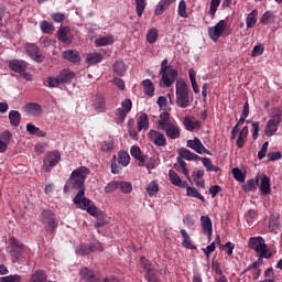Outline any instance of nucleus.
I'll return each instance as SVG.
<instances>
[{
    "label": "nucleus",
    "instance_id": "1",
    "mask_svg": "<svg viewBox=\"0 0 282 282\" xmlns=\"http://www.w3.org/2000/svg\"><path fill=\"white\" fill-rule=\"evenodd\" d=\"M89 175V169L85 166L77 167L74 170L64 186V191L67 188H72L73 191H79L74 198V204L82 208V210H86L88 215L91 217H96L98 215V207L91 202V199L85 197V181Z\"/></svg>",
    "mask_w": 282,
    "mask_h": 282
},
{
    "label": "nucleus",
    "instance_id": "2",
    "mask_svg": "<svg viewBox=\"0 0 282 282\" xmlns=\"http://www.w3.org/2000/svg\"><path fill=\"white\" fill-rule=\"evenodd\" d=\"M176 105L181 109L191 107V90H188V84L183 79L176 80Z\"/></svg>",
    "mask_w": 282,
    "mask_h": 282
},
{
    "label": "nucleus",
    "instance_id": "3",
    "mask_svg": "<svg viewBox=\"0 0 282 282\" xmlns=\"http://www.w3.org/2000/svg\"><path fill=\"white\" fill-rule=\"evenodd\" d=\"M249 248L259 254V259H270L272 251H268V245L262 237H253L249 239Z\"/></svg>",
    "mask_w": 282,
    "mask_h": 282
},
{
    "label": "nucleus",
    "instance_id": "4",
    "mask_svg": "<svg viewBox=\"0 0 282 282\" xmlns=\"http://www.w3.org/2000/svg\"><path fill=\"white\" fill-rule=\"evenodd\" d=\"M41 221L47 235H54L56 228H58V220L56 219V214L50 209H44L41 214Z\"/></svg>",
    "mask_w": 282,
    "mask_h": 282
},
{
    "label": "nucleus",
    "instance_id": "5",
    "mask_svg": "<svg viewBox=\"0 0 282 282\" xmlns=\"http://www.w3.org/2000/svg\"><path fill=\"white\" fill-rule=\"evenodd\" d=\"M272 117L265 126V135H274L279 131V124L282 122V109L274 107L271 109Z\"/></svg>",
    "mask_w": 282,
    "mask_h": 282
},
{
    "label": "nucleus",
    "instance_id": "6",
    "mask_svg": "<svg viewBox=\"0 0 282 282\" xmlns=\"http://www.w3.org/2000/svg\"><path fill=\"white\" fill-rule=\"evenodd\" d=\"M9 248L13 262L19 261L25 254V246L14 237L9 239Z\"/></svg>",
    "mask_w": 282,
    "mask_h": 282
},
{
    "label": "nucleus",
    "instance_id": "7",
    "mask_svg": "<svg viewBox=\"0 0 282 282\" xmlns=\"http://www.w3.org/2000/svg\"><path fill=\"white\" fill-rule=\"evenodd\" d=\"M58 162H61V153L58 150L50 151L44 155L42 169L45 173H52V170Z\"/></svg>",
    "mask_w": 282,
    "mask_h": 282
},
{
    "label": "nucleus",
    "instance_id": "8",
    "mask_svg": "<svg viewBox=\"0 0 282 282\" xmlns=\"http://www.w3.org/2000/svg\"><path fill=\"white\" fill-rule=\"evenodd\" d=\"M75 74L72 72H62L57 77H47L44 82L46 87H58L61 83H72Z\"/></svg>",
    "mask_w": 282,
    "mask_h": 282
},
{
    "label": "nucleus",
    "instance_id": "9",
    "mask_svg": "<svg viewBox=\"0 0 282 282\" xmlns=\"http://www.w3.org/2000/svg\"><path fill=\"white\" fill-rule=\"evenodd\" d=\"M227 28L228 24L226 20H220L215 26L208 29L209 39H212L214 43H217L219 39L224 36V33H226Z\"/></svg>",
    "mask_w": 282,
    "mask_h": 282
},
{
    "label": "nucleus",
    "instance_id": "10",
    "mask_svg": "<svg viewBox=\"0 0 282 282\" xmlns=\"http://www.w3.org/2000/svg\"><path fill=\"white\" fill-rule=\"evenodd\" d=\"M28 56L35 61V63H43L45 61V56L41 53V48L34 43H26L24 47Z\"/></svg>",
    "mask_w": 282,
    "mask_h": 282
},
{
    "label": "nucleus",
    "instance_id": "11",
    "mask_svg": "<svg viewBox=\"0 0 282 282\" xmlns=\"http://www.w3.org/2000/svg\"><path fill=\"white\" fill-rule=\"evenodd\" d=\"M187 147L188 149H192L195 151V153H198L202 155V153H205V155H213L212 152H209L206 147H204V143H202V140L199 138H194L193 140H187Z\"/></svg>",
    "mask_w": 282,
    "mask_h": 282
},
{
    "label": "nucleus",
    "instance_id": "12",
    "mask_svg": "<svg viewBox=\"0 0 282 282\" xmlns=\"http://www.w3.org/2000/svg\"><path fill=\"white\" fill-rule=\"evenodd\" d=\"M132 107H133V102L131 101V99H124L121 102V107L118 108L116 111V116H117L118 120H120V122H124V119L131 111Z\"/></svg>",
    "mask_w": 282,
    "mask_h": 282
},
{
    "label": "nucleus",
    "instance_id": "13",
    "mask_svg": "<svg viewBox=\"0 0 282 282\" xmlns=\"http://www.w3.org/2000/svg\"><path fill=\"white\" fill-rule=\"evenodd\" d=\"M57 40L64 45H72L74 36H72V29L69 26H62L57 31Z\"/></svg>",
    "mask_w": 282,
    "mask_h": 282
},
{
    "label": "nucleus",
    "instance_id": "14",
    "mask_svg": "<svg viewBox=\"0 0 282 282\" xmlns=\"http://www.w3.org/2000/svg\"><path fill=\"white\" fill-rule=\"evenodd\" d=\"M177 80V72H162L160 87H171Z\"/></svg>",
    "mask_w": 282,
    "mask_h": 282
},
{
    "label": "nucleus",
    "instance_id": "15",
    "mask_svg": "<svg viewBox=\"0 0 282 282\" xmlns=\"http://www.w3.org/2000/svg\"><path fill=\"white\" fill-rule=\"evenodd\" d=\"M148 138L156 145V147H166V137L164 133L156 131V130H150L148 133Z\"/></svg>",
    "mask_w": 282,
    "mask_h": 282
},
{
    "label": "nucleus",
    "instance_id": "16",
    "mask_svg": "<svg viewBox=\"0 0 282 282\" xmlns=\"http://www.w3.org/2000/svg\"><path fill=\"white\" fill-rule=\"evenodd\" d=\"M24 111L33 118H40L43 115V107L36 102H30L24 106Z\"/></svg>",
    "mask_w": 282,
    "mask_h": 282
},
{
    "label": "nucleus",
    "instance_id": "17",
    "mask_svg": "<svg viewBox=\"0 0 282 282\" xmlns=\"http://www.w3.org/2000/svg\"><path fill=\"white\" fill-rule=\"evenodd\" d=\"M183 124L187 131H199L202 129V121L191 116L184 118Z\"/></svg>",
    "mask_w": 282,
    "mask_h": 282
},
{
    "label": "nucleus",
    "instance_id": "18",
    "mask_svg": "<svg viewBox=\"0 0 282 282\" xmlns=\"http://www.w3.org/2000/svg\"><path fill=\"white\" fill-rule=\"evenodd\" d=\"M161 130L164 131L165 135H167L171 140H177V138H180V127H177V123L175 122L161 128Z\"/></svg>",
    "mask_w": 282,
    "mask_h": 282
},
{
    "label": "nucleus",
    "instance_id": "19",
    "mask_svg": "<svg viewBox=\"0 0 282 282\" xmlns=\"http://www.w3.org/2000/svg\"><path fill=\"white\" fill-rule=\"evenodd\" d=\"M93 108L97 113H105V111H107L105 96L96 95L93 99Z\"/></svg>",
    "mask_w": 282,
    "mask_h": 282
},
{
    "label": "nucleus",
    "instance_id": "20",
    "mask_svg": "<svg viewBox=\"0 0 282 282\" xmlns=\"http://www.w3.org/2000/svg\"><path fill=\"white\" fill-rule=\"evenodd\" d=\"M178 158H181L182 160H187V162H197V160H202L199 155L186 148H181L178 150Z\"/></svg>",
    "mask_w": 282,
    "mask_h": 282
},
{
    "label": "nucleus",
    "instance_id": "21",
    "mask_svg": "<svg viewBox=\"0 0 282 282\" xmlns=\"http://www.w3.org/2000/svg\"><path fill=\"white\" fill-rule=\"evenodd\" d=\"M169 180L173 186H178V188H186L188 186V182L182 181L180 175L173 170L169 171Z\"/></svg>",
    "mask_w": 282,
    "mask_h": 282
},
{
    "label": "nucleus",
    "instance_id": "22",
    "mask_svg": "<svg viewBox=\"0 0 282 282\" xmlns=\"http://www.w3.org/2000/svg\"><path fill=\"white\" fill-rule=\"evenodd\" d=\"M176 0H161L155 9H154V14L155 17H162V14H164V11L167 8H171V6H173V3H175Z\"/></svg>",
    "mask_w": 282,
    "mask_h": 282
},
{
    "label": "nucleus",
    "instance_id": "23",
    "mask_svg": "<svg viewBox=\"0 0 282 282\" xmlns=\"http://www.w3.org/2000/svg\"><path fill=\"white\" fill-rule=\"evenodd\" d=\"M200 226L203 228V235H213V220L209 216L200 217Z\"/></svg>",
    "mask_w": 282,
    "mask_h": 282
},
{
    "label": "nucleus",
    "instance_id": "24",
    "mask_svg": "<svg viewBox=\"0 0 282 282\" xmlns=\"http://www.w3.org/2000/svg\"><path fill=\"white\" fill-rule=\"evenodd\" d=\"M9 67L12 72H25L28 69V62L23 59H13L9 63Z\"/></svg>",
    "mask_w": 282,
    "mask_h": 282
},
{
    "label": "nucleus",
    "instance_id": "25",
    "mask_svg": "<svg viewBox=\"0 0 282 282\" xmlns=\"http://www.w3.org/2000/svg\"><path fill=\"white\" fill-rule=\"evenodd\" d=\"M260 193L261 195H270L272 193V188L270 185V177L268 175H262L260 180Z\"/></svg>",
    "mask_w": 282,
    "mask_h": 282
},
{
    "label": "nucleus",
    "instance_id": "26",
    "mask_svg": "<svg viewBox=\"0 0 282 282\" xmlns=\"http://www.w3.org/2000/svg\"><path fill=\"white\" fill-rule=\"evenodd\" d=\"M26 131L31 135H37V138H46L47 137V132L41 130L39 127L34 126L33 123L26 124Z\"/></svg>",
    "mask_w": 282,
    "mask_h": 282
},
{
    "label": "nucleus",
    "instance_id": "27",
    "mask_svg": "<svg viewBox=\"0 0 282 282\" xmlns=\"http://www.w3.org/2000/svg\"><path fill=\"white\" fill-rule=\"evenodd\" d=\"M247 140H248V126H245L239 132L238 139L236 141V145L238 147V149H243V145L246 144Z\"/></svg>",
    "mask_w": 282,
    "mask_h": 282
},
{
    "label": "nucleus",
    "instance_id": "28",
    "mask_svg": "<svg viewBox=\"0 0 282 282\" xmlns=\"http://www.w3.org/2000/svg\"><path fill=\"white\" fill-rule=\"evenodd\" d=\"M63 56L66 61H69L70 63H79L80 61V54H78V51L67 50L63 53Z\"/></svg>",
    "mask_w": 282,
    "mask_h": 282
},
{
    "label": "nucleus",
    "instance_id": "29",
    "mask_svg": "<svg viewBox=\"0 0 282 282\" xmlns=\"http://www.w3.org/2000/svg\"><path fill=\"white\" fill-rule=\"evenodd\" d=\"M257 17H259V10L253 9L246 19V25L248 29L254 28L257 25Z\"/></svg>",
    "mask_w": 282,
    "mask_h": 282
},
{
    "label": "nucleus",
    "instance_id": "30",
    "mask_svg": "<svg viewBox=\"0 0 282 282\" xmlns=\"http://www.w3.org/2000/svg\"><path fill=\"white\" fill-rule=\"evenodd\" d=\"M104 58L105 56L100 53H90L86 57V63H88V65H98V63H102Z\"/></svg>",
    "mask_w": 282,
    "mask_h": 282
},
{
    "label": "nucleus",
    "instance_id": "31",
    "mask_svg": "<svg viewBox=\"0 0 282 282\" xmlns=\"http://www.w3.org/2000/svg\"><path fill=\"white\" fill-rule=\"evenodd\" d=\"M130 153L132 158L138 160L139 166H144V156H142V150H140V147L133 145L130 150Z\"/></svg>",
    "mask_w": 282,
    "mask_h": 282
},
{
    "label": "nucleus",
    "instance_id": "32",
    "mask_svg": "<svg viewBox=\"0 0 282 282\" xmlns=\"http://www.w3.org/2000/svg\"><path fill=\"white\" fill-rule=\"evenodd\" d=\"M176 162L177 164L174 165L176 171H182L183 175H185L187 180H191V175L188 174V167H186V162L184 161V159L177 156Z\"/></svg>",
    "mask_w": 282,
    "mask_h": 282
},
{
    "label": "nucleus",
    "instance_id": "33",
    "mask_svg": "<svg viewBox=\"0 0 282 282\" xmlns=\"http://www.w3.org/2000/svg\"><path fill=\"white\" fill-rule=\"evenodd\" d=\"M274 19H276V15L272 11H265L259 21L262 25H270V23H274Z\"/></svg>",
    "mask_w": 282,
    "mask_h": 282
},
{
    "label": "nucleus",
    "instance_id": "34",
    "mask_svg": "<svg viewBox=\"0 0 282 282\" xmlns=\"http://www.w3.org/2000/svg\"><path fill=\"white\" fill-rule=\"evenodd\" d=\"M186 195L187 197H195L196 199H199L200 202H206V198L204 195H202L197 188L188 186V183L186 185Z\"/></svg>",
    "mask_w": 282,
    "mask_h": 282
},
{
    "label": "nucleus",
    "instance_id": "35",
    "mask_svg": "<svg viewBox=\"0 0 282 282\" xmlns=\"http://www.w3.org/2000/svg\"><path fill=\"white\" fill-rule=\"evenodd\" d=\"M258 185H259V176L247 181V183L242 186V191H245V193H251V191H257Z\"/></svg>",
    "mask_w": 282,
    "mask_h": 282
},
{
    "label": "nucleus",
    "instance_id": "36",
    "mask_svg": "<svg viewBox=\"0 0 282 282\" xmlns=\"http://www.w3.org/2000/svg\"><path fill=\"white\" fill-rule=\"evenodd\" d=\"M115 140L112 137H109L108 139L104 140L101 142V151H104V153H111V151L115 148Z\"/></svg>",
    "mask_w": 282,
    "mask_h": 282
},
{
    "label": "nucleus",
    "instance_id": "37",
    "mask_svg": "<svg viewBox=\"0 0 282 282\" xmlns=\"http://www.w3.org/2000/svg\"><path fill=\"white\" fill-rule=\"evenodd\" d=\"M9 120L12 127H19V124H21V112L11 110L9 112Z\"/></svg>",
    "mask_w": 282,
    "mask_h": 282
},
{
    "label": "nucleus",
    "instance_id": "38",
    "mask_svg": "<svg viewBox=\"0 0 282 282\" xmlns=\"http://www.w3.org/2000/svg\"><path fill=\"white\" fill-rule=\"evenodd\" d=\"M141 268L144 270L145 274L149 272H153L155 269L153 268V263L147 259V257L142 256L139 260Z\"/></svg>",
    "mask_w": 282,
    "mask_h": 282
},
{
    "label": "nucleus",
    "instance_id": "39",
    "mask_svg": "<svg viewBox=\"0 0 282 282\" xmlns=\"http://www.w3.org/2000/svg\"><path fill=\"white\" fill-rule=\"evenodd\" d=\"M29 282H47V274L43 270H36Z\"/></svg>",
    "mask_w": 282,
    "mask_h": 282
},
{
    "label": "nucleus",
    "instance_id": "40",
    "mask_svg": "<svg viewBox=\"0 0 282 282\" xmlns=\"http://www.w3.org/2000/svg\"><path fill=\"white\" fill-rule=\"evenodd\" d=\"M147 131L149 129V116L147 113L140 115L138 119V131Z\"/></svg>",
    "mask_w": 282,
    "mask_h": 282
},
{
    "label": "nucleus",
    "instance_id": "41",
    "mask_svg": "<svg viewBox=\"0 0 282 282\" xmlns=\"http://www.w3.org/2000/svg\"><path fill=\"white\" fill-rule=\"evenodd\" d=\"M147 193L149 197H154L156 193H160V184H158V181H152L148 184Z\"/></svg>",
    "mask_w": 282,
    "mask_h": 282
},
{
    "label": "nucleus",
    "instance_id": "42",
    "mask_svg": "<svg viewBox=\"0 0 282 282\" xmlns=\"http://www.w3.org/2000/svg\"><path fill=\"white\" fill-rule=\"evenodd\" d=\"M97 47H105L113 43V35L102 36L95 41Z\"/></svg>",
    "mask_w": 282,
    "mask_h": 282
},
{
    "label": "nucleus",
    "instance_id": "43",
    "mask_svg": "<svg viewBox=\"0 0 282 282\" xmlns=\"http://www.w3.org/2000/svg\"><path fill=\"white\" fill-rule=\"evenodd\" d=\"M118 162L121 164V166H129V162H131V156L129 155V152L120 151L118 153Z\"/></svg>",
    "mask_w": 282,
    "mask_h": 282
},
{
    "label": "nucleus",
    "instance_id": "44",
    "mask_svg": "<svg viewBox=\"0 0 282 282\" xmlns=\"http://www.w3.org/2000/svg\"><path fill=\"white\" fill-rule=\"evenodd\" d=\"M181 235L183 237V248H188L189 250H193L195 246H193V242H191V236H188V232H186L185 229H181Z\"/></svg>",
    "mask_w": 282,
    "mask_h": 282
},
{
    "label": "nucleus",
    "instance_id": "45",
    "mask_svg": "<svg viewBox=\"0 0 282 282\" xmlns=\"http://www.w3.org/2000/svg\"><path fill=\"white\" fill-rule=\"evenodd\" d=\"M142 85L144 87V94L147 96H153L155 94V87L153 86V82H151L150 79H144L142 82Z\"/></svg>",
    "mask_w": 282,
    "mask_h": 282
},
{
    "label": "nucleus",
    "instance_id": "46",
    "mask_svg": "<svg viewBox=\"0 0 282 282\" xmlns=\"http://www.w3.org/2000/svg\"><path fill=\"white\" fill-rule=\"evenodd\" d=\"M171 122V115L169 112H162L160 115V120H159V127L161 129H164V127H169V124H172Z\"/></svg>",
    "mask_w": 282,
    "mask_h": 282
},
{
    "label": "nucleus",
    "instance_id": "47",
    "mask_svg": "<svg viewBox=\"0 0 282 282\" xmlns=\"http://www.w3.org/2000/svg\"><path fill=\"white\" fill-rule=\"evenodd\" d=\"M135 10H137V15L140 19L142 14H144V10H147V1L135 0Z\"/></svg>",
    "mask_w": 282,
    "mask_h": 282
},
{
    "label": "nucleus",
    "instance_id": "48",
    "mask_svg": "<svg viewBox=\"0 0 282 282\" xmlns=\"http://www.w3.org/2000/svg\"><path fill=\"white\" fill-rule=\"evenodd\" d=\"M177 14L182 19H188V11H186V1L181 0L178 2V9H177Z\"/></svg>",
    "mask_w": 282,
    "mask_h": 282
},
{
    "label": "nucleus",
    "instance_id": "49",
    "mask_svg": "<svg viewBox=\"0 0 282 282\" xmlns=\"http://www.w3.org/2000/svg\"><path fill=\"white\" fill-rule=\"evenodd\" d=\"M203 162V166L207 169V171H214V173H217L219 171V167L213 164V161L208 158L200 159Z\"/></svg>",
    "mask_w": 282,
    "mask_h": 282
},
{
    "label": "nucleus",
    "instance_id": "50",
    "mask_svg": "<svg viewBox=\"0 0 282 282\" xmlns=\"http://www.w3.org/2000/svg\"><path fill=\"white\" fill-rule=\"evenodd\" d=\"M40 28L44 34H52L54 32V24L45 20L41 22Z\"/></svg>",
    "mask_w": 282,
    "mask_h": 282
},
{
    "label": "nucleus",
    "instance_id": "51",
    "mask_svg": "<svg viewBox=\"0 0 282 282\" xmlns=\"http://www.w3.org/2000/svg\"><path fill=\"white\" fill-rule=\"evenodd\" d=\"M147 41L148 43H155L158 41V29L152 28L149 30L148 34H147Z\"/></svg>",
    "mask_w": 282,
    "mask_h": 282
},
{
    "label": "nucleus",
    "instance_id": "52",
    "mask_svg": "<svg viewBox=\"0 0 282 282\" xmlns=\"http://www.w3.org/2000/svg\"><path fill=\"white\" fill-rule=\"evenodd\" d=\"M119 189L121 193L129 194L133 191V185L129 182H119Z\"/></svg>",
    "mask_w": 282,
    "mask_h": 282
},
{
    "label": "nucleus",
    "instance_id": "53",
    "mask_svg": "<svg viewBox=\"0 0 282 282\" xmlns=\"http://www.w3.org/2000/svg\"><path fill=\"white\" fill-rule=\"evenodd\" d=\"M189 80L192 83V89L195 94H199V85H197V79L195 72H189Z\"/></svg>",
    "mask_w": 282,
    "mask_h": 282
},
{
    "label": "nucleus",
    "instance_id": "54",
    "mask_svg": "<svg viewBox=\"0 0 282 282\" xmlns=\"http://www.w3.org/2000/svg\"><path fill=\"white\" fill-rule=\"evenodd\" d=\"M257 268H259V265L257 264V262H254L251 265H249V268L246 270V272H248V270H253L252 271L253 281H257V279H259V276H261V271Z\"/></svg>",
    "mask_w": 282,
    "mask_h": 282
},
{
    "label": "nucleus",
    "instance_id": "55",
    "mask_svg": "<svg viewBox=\"0 0 282 282\" xmlns=\"http://www.w3.org/2000/svg\"><path fill=\"white\" fill-rule=\"evenodd\" d=\"M232 175L237 182H246V175L239 167L232 169Z\"/></svg>",
    "mask_w": 282,
    "mask_h": 282
},
{
    "label": "nucleus",
    "instance_id": "56",
    "mask_svg": "<svg viewBox=\"0 0 282 282\" xmlns=\"http://www.w3.org/2000/svg\"><path fill=\"white\" fill-rule=\"evenodd\" d=\"M220 3H221V0H212L210 1L209 14L212 15V19L217 13V9L219 8Z\"/></svg>",
    "mask_w": 282,
    "mask_h": 282
},
{
    "label": "nucleus",
    "instance_id": "57",
    "mask_svg": "<svg viewBox=\"0 0 282 282\" xmlns=\"http://www.w3.org/2000/svg\"><path fill=\"white\" fill-rule=\"evenodd\" d=\"M264 51H265V46H263V44H257L256 46H253L251 56L253 57L261 56Z\"/></svg>",
    "mask_w": 282,
    "mask_h": 282
},
{
    "label": "nucleus",
    "instance_id": "58",
    "mask_svg": "<svg viewBox=\"0 0 282 282\" xmlns=\"http://www.w3.org/2000/svg\"><path fill=\"white\" fill-rule=\"evenodd\" d=\"M117 188H119V182H110L107 184V186L105 187V193L109 194V193H113L117 191Z\"/></svg>",
    "mask_w": 282,
    "mask_h": 282
},
{
    "label": "nucleus",
    "instance_id": "59",
    "mask_svg": "<svg viewBox=\"0 0 282 282\" xmlns=\"http://www.w3.org/2000/svg\"><path fill=\"white\" fill-rule=\"evenodd\" d=\"M0 140L7 143V147H8L10 144V141L12 140V132H10V130H6L4 132L1 133Z\"/></svg>",
    "mask_w": 282,
    "mask_h": 282
},
{
    "label": "nucleus",
    "instance_id": "60",
    "mask_svg": "<svg viewBox=\"0 0 282 282\" xmlns=\"http://www.w3.org/2000/svg\"><path fill=\"white\" fill-rule=\"evenodd\" d=\"M89 252H102V243L95 241L88 247Z\"/></svg>",
    "mask_w": 282,
    "mask_h": 282
},
{
    "label": "nucleus",
    "instance_id": "61",
    "mask_svg": "<svg viewBox=\"0 0 282 282\" xmlns=\"http://www.w3.org/2000/svg\"><path fill=\"white\" fill-rule=\"evenodd\" d=\"M112 72H127V66L124 65V62L122 61H117L113 64V69Z\"/></svg>",
    "mask_w": 282,
    "mask_h": 282
},
{
    "label": "nucleus",
    "instance_id": "62",
    "mask_svg": "<svg viewBox=\"0 0 282 282\" xmlns=\"http://www.w3.org/2000/svg\"><path fill=\"white\" fill-rule=\"evenodd\" d=\"M1 282H21V275H7L1 279Z\"/></svg>",
    "mask_w": 282,
    "mask_h": 282
},
{
    "label": "nucleus",
    "instance_id": "63",
    "mask_svg": "<svg viewBox=\"0 0 282 282\" xmlns=\"http://www.w3.org/2000/svg\"><path fill=\"white\" fill-rule=\"evenodd\" d=\"M18 80H32V74L28 72H18Z\"/></svg>",
    "mask_w": 282,
    "mask_h": 282
},
{
    "label": "nucleus",
    "instance_id": "64",
    "mask_svg": "<svg viewBox=\"0 0 282 282\" xmlns=\"http://www.w3.org/2000/svg\"><path fill=\"white\" fill-rule=\"evenodd\" d=\"M144 279L148 282H158V275L155 274V270L150 271L149 273H145Z\"/></svg>",
    "mask_w": 282,
    "mask_h": 282
}]
</instances>
